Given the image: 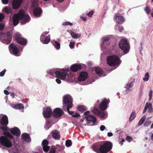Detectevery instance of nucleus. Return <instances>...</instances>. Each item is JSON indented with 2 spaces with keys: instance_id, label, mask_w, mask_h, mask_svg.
<instances>
[{
  "instance_id": "f257e3e1",
  "label": "nucleus",
  "mask_w": 153,
  "mask_h": 153,
  "mask_svg": "<svg viewBox=\"0 0 153 153\" xmlns=\"http://www.w3.org/2000/svg\"><path fill=\"white\" fill-rule=\"evenodd\" d=\"M30 16L27 14H25V11L22 10H20L17 13L15 14L13 17V24L16 26L19 23V20H22V24H25L30 21Z\"/></svg>"
},
{
  "instance_id": "f03ea898",
  "label": "nucleus",
  "mask_w": 153,
  "mask_h": 153,
  "mask_svg": "<svg viewBox=\"0 0 153 153\" xmlns=\"http://www.w3.org/2000/svg\"><path fill=\"white\" fill-rule=\"evenodd\" d=\"M4 136H1L0 137V143L7 148H10L12 146L11 140L13 138V136L8 132L4 131L3 132Z\"/></svg>"
},
{
  "instance_id": "7ed1b4c3",
  "label": "nucleus",
  "mask_w": 153,
  "mask_h": 153,
  "mask_svg": "<svg viewBox=\"0 0 153 153\" xmlns=\"http://www.w3.org/2000/svg\"><path fill=\"white\" fill-rule=\"evenodd\" d=\"M72 98L70 96L67 95L64 97L63 100V109L64 111H67L68 113L70 115H73L74 112L73 111H70L69 109L72 108Z\"/></svg>"
},
{
  "instance_id": "20e7f679",
  "label": "nucleus",
  "mask_w": 153,
  "mask_h": 153,
  "mask_svg": "<svg viewBox=\"0 0 153 153\" xmlns=\"http://www.w3.org/2000/svg\"><path fill=\"white\" fill-rule=\"evenodd\" d=\"M107 61L108 64L110 66H118L121 62L119 57L115 55L108 56Z\"/></svg>"
},
{
  "instance_id": "39448f33",
  "label": "nucleus",
  "mask_w": 153,
  "mask_h": 153,
  "mask_svg": "<svg viewBox=\"0 0 153 153\" xmlns=\"http://www.w3.org/2000/svg\"><path fill=\"white\" fill-rule=\"evenodd\" d=\"M112 143L109 141H105L100 146V153H107L109 152L112 147Z\"/></svg>"
},
{
  "instance_id": "423d86ee",
  "label": "nucleus",
  "mask_w": 153,
  "mask_h": 153,
  "mask_svg": "<svg viewBox=\"0 0 153 153\" xmlns=\"http://www.w3.org/2000/svg\"><path fill=\"white\" fill-rule=\"evenodd\" d=\"M0 40L3 43L6 44H10L12 40V37L10 33L8 31L6 33H0Z\"/></svg>"
},
{
  "instance_id": "0eeeda50",
  "label": "nucleus",
  "mask_w": 153,
  "mask_h": 153,
  "mask_svg": "<svg viewBox=\"0 0 153 153\" xmlns=\"http://www.w3.org/2000/svg\"><path fill=\"white\" fill-rule=\"evenodd\" d=\"M119 45L120 48L123 51L125 54H126L128 52L130 49V46L127 40L126 39H121L119 42Z\"/></svg>"
},
{
  "instance_id": "6e6552de",
  "label": "nucleus",
  "mask_w": 153,
  "mask_h": 153,
  "mask_svg": "<svg viewBox=\"0 0 153 153\" xmlns=\"http://www.w3.org/2000/svg\"><path fill=\"white\" fill-rule=\"evenodd\" d=\"M14 38L17 42L21 45H25L27 43L26 39L21 37V35L19 33H16L14 34Z\"/></svg>"
},
{
  "instance_id": "1a4fd4ad",
  "label": "nucleus",
  "mask_w": 153,
  "mask_h": 153,
  "mask_svg": "<svg viewBox=\"0 0 153 153\" xmlns=\"http://www.w3.org/2000/svg\"><path fill=\"white\" fill-rule=\"evenodd\" d=\"M59 79L65 80L68 81H72L74 79V76L71 74H68L65 72H62Z\"/></svg>"
},
{
  "instance_id": "9d476101",
  "label": "nucleus",
  "mask_w": 153,
  "mask_h": 153,
  "mask_svg": "<svg viewBox=\"0 0 153 153\" xmlns=\"http://www.w3.org/2000/svg\"><path fill=\"white\" fill-rule=\"evenodd\" d=\"M42 113L44 117L47 118L50 117L53 114L51 109L48 107L43 108Z\"/></svg>"
},
{
  "instance_id": "9b49d317",
  "label": "nucleus",
  "mask_w": 153,
  "mask_h": 153,
  "mask_svg": "<svg viewBox=\"0 0 153 153\" xmlns=\"http://www.w3.org/2000/svg\"><path fill=\"white\" fill-rule=\"evenodd\" d=\"M64 112L62 110L59 108H56L53 111V116L56 118H58L63 114Z\"/></svg>"
},
{
  "instance_id": "f8f14e48",
  "label": "nucleus",
  "mask_w": 153,
  "mask_h": 153,
  "mask_svg": "<svg viewBox=\"0 0 153 153\" xmlns=\"http://www.w3.org/2000/svg\"><path fill=\"white\" fill-rule=\"evenodd\" d=\"M18 46L17 45H14L13 43L11 44L9 46L10 50H12L13 54L16 56L17 55L19 52V50L18 48Z\"/></svg>"
},
{
  "instance_id": "ddd939ff",
  "label": "nucleus",
  "mask_w": 153,
  "mask_h": 153,
  "mask_svg": "<svg viewBox=\"0 0 153 153\" xmlns=\"http://www.w3.org/2000/svg\"><path fill=\"white\" fill-rule=\"evenodd\" d=\"M88 74L87 72L82 71L80 72L78 78V80L79 82L83 81L85 80L87 78Z\"/></svg>"
},
{
  "instance_id": "4468645a",
  "label": "nucleus",
  "mask_w": 153,
  "mask_h": 153,
  "mask_svg": "<svg viewBox=\"0 0 153 153\" xmlns=\"http://www.w3.org/2000/svg\"><path fill=\"white\" fill-rule=\"evenodd\" d=\"M48 73L52 76L56 75V76L59 79L61 74H62V71L56 70L55 69H52L48 72Z\"/></svg>"
},
{
  "instance_id": "2eb2a0df",
  "label": "nucleus",
  "mask_w": 153,
  "mask_h": 153,
  "mask_svg": "<svg viewBox=\"0 0 153 153\" xmlns=\"http://www.w3.org/2000/svg\"><path fill=\"white\" fill-rule=\"evenodd\" d=\"M82 65L80 64H75L72 65L70 69L71 71L73 72H76L78 71L81 69Z\"/></svg>"
},
{
  "instance_id": "dca6fc26",
  "label": "nucleus",
  "mask_w": 153,
  "mask_h": 153,
  "mask_svg": "<svg viewBox=\"0 0 153 153\" xmlns=\"http://www.w3.org/2000/svg\"><path fill=\"white\" fill-rule=\"evenodd\" d=\"M0 123L3 126H6L8 124L7 117L6 115H3L0 120Z\"/></svg>"
},
{
  "instance_id": "f3484780",
  "label": "nucleus",
  "mask_w": 153,
  "mask_h": 153,
  "mask_svg": "<svg viewBox=\"0 0 153 153\" xmlns=\"http://www.w3.org/2000/svg\"><path fill=\"white\" fill-rule=\"evenodd\" d=\"M11 133L13 135H15L16 137H19L20 135L21 132L19 129L16 127L10 129Z\"/></svg>"
},
{
  "instance_id": "a211bd4d",
  "label": "nucleus",
  "mask_w": 153,
  "mask_h": 153,
  "mask_svg": "<svg viewBox=\"0 0 153 153\" xmlns=\"http://www.w3.org/2000/svg\"><path fill=\"white\" fill-rule=\"evenodd\" d=\"M22 1L23 0H13L12 3L13 8L14 9H18Z\"/></svg>"
},
{
  "instance_id": "6ab92c4d",
  "label": "nucleus",
  "mask_w": 153,
  "mask_h": 153,
  "mask_svg": "<svg viewBox=\"0 0 153 153\" xmlns=\"http://www.w3.org/2000/svg\"><path fill=\"white\" fill-rule=\"evenodd\" d=\"M109 103L108 101L105 99L103 101L101 102L100 106L99 108L101 110H105L107 108V104Z\"/></svg>"
},
{
  "instance_id": "aec40b11",
  "label": "nucleus",
  "mask_w": 153,
  "mask_h": 153,
  "mask_svg": "<svg viewBox=\"0 0 153 153\" xmlns=\"http://www.w3.org/2000/svg\"><path fill=\"white\" fill-rule=\"evenodd\" d=\"M92 112L95 115L98 116L101 118H103L105 115V113L104 112L101 111L99 110L96 108L94 109Z\"/></svg>"
},
{
  "instance_id": "412c9836",
  "label": "nucleus",
  "mask_w": 153,
  "mask_h": 153,
  "mask_svg": "<svg viewBox=\"0 0 153 153\" xmlns=\"http://www.w3.org/2000/svg\"><path fill=\"white\" fill-rule=\"evenodd\" d=\"M114 20L118 24H121L124 22V18L123 16L116 14Z\"/></svg>"
},
{
  "instance_id": "4be33fe9",
  "label": "nucleus",
  "mask_w": 153,
  "mask_h": 153,
  "mask_svg": "<svg viewBox=\"0 0 153 153\" xmlns=\"http://www.w3.org/2000/svg\"><path fill=\"white\" fill-rule=\"evenodd\" d=\"M51 134L53 138L56 140H59L60 138L59 132L57 130H55L52 131Z\"/></svg>"
},
{
  "instance_id": "5701e85b",
  "label": "nucleus",
  "mask_w": 153,
  "mask_h": 153,
  "mask_svg": "<svg viewBox=\"0 0 153 153\" xmlns=\"http://www.w3.org/2000/svg\"><path fill=\"white\" fill-rule=\"evenodd\" d=\"M85 117L86 119V120L88 123H90L91 121L94 124L96 121V118L95 117L90 114L86 115Z\"/></svg>"
},
{
  "instance_id": "b1692460",
  "label": "nucleus",
  "mask_w": 153,
  "mask_h": 153,
  "mask_svg": "<svg viewBox=\"0 0 153 153\" xmlns=\"http://www.w3.org/2000/svg\"><path fill=\"white\" fill-rule=\"evenodd\" d=\"M33 11L34 16L39 17L41 16L42 10L41 8L38 7L34 8Z\"/></svg>"
},
{
  "instance_id": "393cba45",
  "label": "nucleus",
  "mask_w": 153,
  "mask_h": 153,
  "mask_svg": "<svg viewBox=\"0 0 153 153\" xmlns=\"http://www.w3.org/2000/svg\"><path fill=\"white\" fill-rule=\"evenodd\" d=\"M21 137L25 142L28 143L30 141V135L27 133H24L22 134Z\"/></svg>"
},
{
  "instance_id": "a878e982",
  "label": "nucleus",
  "mask_w": 153,
  "mask_h": 153,
  "mask_svg": "<svg viewBox=\"0 0 153 153\" xmlns=\"http://www.w3.org/2000/svg\"><path fill=\"white\" fill-rule=\"evenodd\" d=\"M92 147L94 151L97 153H100V147H99L97 144H94L93 145Z\"/></svg>"
},
{
  "instance_id": "bb28decb",
  "label": "nucleus",
  "mask_w": 153,
  "mask_h": 153,
  "mask_svg": "<svg viewBox=\"0 0 153 153\" xmlns=\"http://www.w3.org/2000/svg\"><path fill=\"white\" fill-rule=\"evenodd\" d=\"M95 71L96 73L98 75H100L103 73V71L100 67H96Z\"/></svg>"
},
{
  "instance_id": "cd10ccee",
  "label": "nucleus",
  "mask_w": 153,
  "mask_h": 153,
  "mask_svg": "<svg viewBox=\"0 0 153 153\" xmlns=\"http://www.w3.org/2000/svg\"><path fill=\"white\" fill-rule=\"evenodd\" d=\"M95 71L96 73L98 75H100L103 73V71L100 67H96Z\"/></svg>"
},
{
  "instance_id": "c85d7f7f",
  "label": "nucleus",
  "mask_w": 153,
  "mask_h": 153,
  "mask_svg": "<svg viewBox=\"0 0 153 153\" xmlns=\"http://www.w3.org/2000/svg\"><path fill=\"white\" fill-rule=\"evenodd\" d=\"M103 41H102V45H105L106 43V45H110V43L109 42L110 39V38L109 37H105L103 39Z\"/></svg>"
},
{
  "instance_id": "c756f323",
  "label": "nucleus",
  "mask_w": 153,
  "mask_h": 153,
  "mask_svg": "<svg viewBox=\"0 0 153 153\" xmlns=\"http://www.w3.org/2000/svg\"><path fill=\"white\" fill-rule=\"evenodd\" d=\"M70 34L72 37L74 39H77L81 35L80 33L77 34L73 32H71L70 33Z\"/></svg>"
},
{
  "instance_id": "7c9ffc66",
  "label": "nucleus",
  "mask_w": 153,
  "mask_h": 153,
  "mask_svg": "<svg viewBox=\"0 0 153 153\" xmlns=\"http://www.w3.org/2000/svg\"><path fill=\"white\" fill-rule=\"evenodd\" d=\"M77 109L82 112H83L86 110V107L84 105L78 106L77 107Z\"/></svg>"
},
{
  "instance_id": "2f4dec72",
  "label": "nucleus",
  "mask_w": 153,
  "mask_h": 153,
  "mask_svg": "<svg viewBox=\"0 0 153 153\" xmlns=\"http://www.w3.org/2000/svg\"><path fill=\"white\" fill-rule=\"evenodd\" d=\"M50 41V36L48 35V37H46L45 39L43 41H42L41 42L44 44H48Z\"/></svg>"
},
{
  "instance_id": "473e14b6",
  "label": "nucleus",
  "mask_w": 153,
  "mask_h": 153,
  "mask_svg": "<svg viewBox=\"0 0 153 153\" xmlns=\"http://www.w3.org/2000/svg\"><path fill=\"white\" fill-rule=\"evenodd\" d=\"M13 108L16 109H20L23 108L24 106L22 104L19 103L16 105H14Z\"/></svg>"
},
{
  "instance_id": "72a5a7b5",
  "label": "nucleus",
  "mask_w": 153,
  "mask_h": 153,
  "mask_svg": "<svg viewBox=\"0 0 153 153\" xmlns=\"http://www.w3.org/2000/svg\"><path fill=\"white\" fill-rule=\"evenodd\" d=\"M136 117V114L135 111H132L129 117V121L131 122Z\"/></svg>"
},
{
  "instance_id": "f704fd0d",
  "label": "nucleus",
  "mask_w": 153,
  "mask_h": 153,
  "mask_svg": "<svg viewBox=\"0 0 153 153\" xmlns=\"http://www.w3.org/2000/svg\"><path fill=\"white\" fill-rule=\"evenodd\" d=\"M3 11L6 13L9 14L12 12V10L11 8L7 7H5L3 10Z\"/></svg>"
},
{
  "instance_id": "c9c22d12",
  "label": "nucleus",
  "mask_w": 153,
  "mask_h": 153,
  "mask_svg": "<svg viewBox=\"0 0 153 153\" xmlns=\"http://www.w3.org/2000/svg\"><path fill=\"white\" fill-rule=\"evenodd\" d=\"M146 119V116H143L140 119V120H139L138 125V126H140L141 125H142L143 123L144 122L145 120Z\"/></svg>"
},
{
  "instance_id": "e433bc0d",
  "label": "nucleus",
  "mask_w": 153,
  "mask_h": 153,
  "mask_svg": "<svg viewBox=\"0 0 153 153\" xmlns=\"http://www.w3.org/2000/svg\"><path fill=\"white\" fill-rule=\"evenodd\" d=\"M54 43L55 44H54L53 43H52L54 45L56 50H59L60 48V44L56 41H55Z\"/></svg>"
},
{
  "instance_id": "4c0bfd02",
  "label": "nucleus",
  "mask_w": 153,
  "mask_h": 153,
  "mask_svg": "<svg viewBox=\"0 0 153 153\" xmlns=\"http://www.w3.org/2000/svg\"><path fill=\"white\" fill-rule=\"evenodd\" d=\"M144 10L148 14H149L151 11V9L150 7L148 5H146V7L144 9Z\"/></svg>"
},
{
  "instance_id": "58836bf2",
  "label": "nucleus",
  "mask_w": 153,
  "mask_h": 153,
  "mask_svg": "<svg viewBox=\"0 0 153 153\" xmlns=\"http://www.w3.org/2000/svg\"><path fill=\"white\" fill-rule=\"evenodd\" d=\"M72 142L69 140H67L65 142V145L67 147H69L72 145Z\"/></svg>"
},
{
  "instance_id": "ea45409f",
  "label": "nucleus",
  "mask_w": 153,
  "mask_h": 153,
  "mask_svg": "<svg viewBox=\"0 0 153 153\" xmlns=\"http://www.w3.org/2000/svg\"><path fill=\"white\" fill-rule=\"evenodd\" d=\"M149 75L148 73L146 74L145 77L143 78V80L145 81H148L149 78Z\"/></svg>"
},
{
  "instance_id": "a19ab883",
  "label": "nucleus",
  "mask_w": 153,
  "mask_h": 153,
  "mask_svg": "<svg viewBox=\"0 0 153 153\" xmlns=\"http://www.w3.org/2000/svg\"><path fill=\"white\" fill-rule=\"evenodd\" d=\"M56 151V148L54 146H52L49 153H55Z\"/></svg>"
},
{
  "instance_id": "79ce46f5",
  "label": "nucleus",
  "mask_w": 153,
  "mask_h": 153,
  "mask_svg": "<svg viewBox=\"0 0 153 153\" xmlns=\"http://www.w3.org/2000/svg\"><path fill=\"white\" fill-rule=\"evenodd\" d=\"M42 147L44 151L46 152H48L50 149V147L48 146H43Z\"/></svg>"
},
{
  "instance_id": "37998d69",
  "label": "nucleus",
  "mask_w": 153,
  "mask_h": 153,
  "mask_svg": "<svg viewBox=\"0 0 153 153\" xmlns=\"http://www.w3.org/2000/svg\"><path fill=\"white\" fill-rule=\"evenodd\" d=\"M49 143L48 141L46 140H43L42 143V146H47L48 144Z\"/></svg>"
},
{
  "instance_id": "c03bdc74",
  "label": "nucleus",
  "mask_w": 153,
  "mask_h": 153,
  "mask_svg": "<svg viewBox=\"0 0 153 153\" xmlns=\"http://www.w3.org/2000/svg\"><path fill=\"white\" fill-rule=\"evenodd\" d=\"M50 122L48 121H47L46 123V124L45 126V128L46 130H48L49 128L50 127Z\"/></svg>"
},
{
  "instance_id": "a18cd8bd",
  "label": "nucleus",
  "mask_w": 153,
  "mask_h": 153,
  "mask_svg": "<svg viewBox=\"0 0 153 153\" xmlns=\"http://www.w3.org/2000/svg\"><path fill=\"white\" fill-rule=\"evenodd\" d=\"M62 25L64 26H67V25L72 26L73 25V24L69 22H63L62 23Z\"/></svg>"
},
{
  "instance_id": "49530a36",
  "label": "nucleus",
  "mask_w": 153,
  "mask_h": 153,
  "mask_svg": "<svg viewBox=\"0 0 153 153\" xmlns=\"http://www.w3.org/2000/svg\"><path fill=\"white\" fill-rule=\"evenodd\" d=\"M153 91L152 90H150L149 91V101H150L152 97Z\"/></svg>"
},
{
  "instance_id": "de8ad7c7",
  "label": "nucleus",
  "mask_w": 153,
  "mask_h": 153,
  "mask_svg": "<svg viewBox=\"0 0 153 153\" xmlns=\"http://www.w3.org/2000/svg\"><path fill=\"white\" fill-rule=\"evenodd\" d=\"M48 37V36L45 35L44 34H42L40 37V40L41 42L44 40L46 37Z\"/></svg>"
},
{
  "instance_id": "09e8293b",
  "label": "nucleus",
  "mask_w": 153,
  "mask_h": 153,
  "mask_svg": "<svg viewBox=\"0 0 153 153\" xmlns=\"http://www.w3.org/2000/svg\"><path fill=\"white\" fill-rule=\"evenodd\" d=\"M152 104L150 103H149L148 102H147L146 103L145 106L144 107V108L147 109L148 108H149L150 107L152 106Z\"/></svg>"
},
{
  "instance_id": "8fccbe9b",
  "label": "nucleus",
  "mask_w": 153,
  "mask_h": 153,
  "mask_svg": "<svg viewBox=\"0 0 153 153\" xmlns=\"http://www.w3.org/2000/svg\"><path fill=\"white\" fill-rule=\"evenodd\" d=\"M132 138L130 137L129 136H127L126 137V140H127L128 142H130L132 140Z\"/></svg>"
},
{
  "instance_id": "3c124183",
  "label": "nucleus",
  "mask_w": 153,
  "mask_h": 153,
  "mask_svg": "<svg viewBox=\"0 0 153 153\" xmlns=\"http://www.w3.org/2000/svg\"><path fill=\"white\" fill-rule=\"evenodd\" d=\"M75 44V42H71L69 44V46L70 48L71 49L73 48Z\"/></svg>"
},
{
  "instance_id": "603ef678",
  "label": "nucleus",
  "mask_w": 153,
  "mask_h": 153,
  "mask_svg": "<svg viewBox=\"0 0 153 153\" xmlns=\"http://www.w3.org/2000/svg\"><path fill=\"white\" fill-rule=\"evenodd\" d=\"M151 121H146L144 123V125L145 126H148L151 124Z\"/></svg>"
},
{
  "instance_id": "864d4df0",
  "label": "nucleus",
  "mask_w": 153,
  "mask_h": 153,
  "mask_svg": "<svg viewBox=\"0 0 153 153\" xmlns=\"http://www.w3.org/2000/svg\"><path fill=\"white\" fill-rule=\"evenodd\" d=\"M6 71V70L5 69H4L3 71H2L0 73V76H4L5 74V73Z\"/></svg>"
},
{
  "instance_id": "5fc2aeb1",
  "label": "nucleus",
  "mask_w": 153,
  "mask_h": 153,
  "mask_svg": "<svg viewBox=\"0 0 153 153\" xmlns=\"http://www.w3.org/2000/svg\"><path fill=\"white\" fill-rule=\"evenodd\" d=\"M134 83V82H131L129 83H127L126 85V86L128 87L131 88L134 85L133 83Z\"/></svg>"
},
{
  "instance_id": "6e6d98bb",
  "label": "nucleus",
  "mask_w": 153,
  "mask_h": 153,
  "mask_svg": "<svg viewBox=\"0 0 153 153\" xmlns=\"http://www.w3.org/2000/svg\"><path fill=\"white\" fill-rule=\"evenodd\" d=\"M80 114L77 113H75L72 115V117H79Z\"/></svg>"
},
{
  "instance_id": "4d7b16f0",
  "label": "nucleus",
  "mask_w": 153,
  "mask_h": 153,
  "mask_svg": "<svg viewBox=\"0 0 153 153\" xmlns=\"http://www.w3.org/2000/svg\"><path fill=\"white\" fill-rule=\"evenodd\" d=\"M94 11L91 10L87 14V15L90 17H91L93 14Z\"/></svg>"
},
{
  "instance_id": "13d9d810",
  "label": "nucleus",
  "mask_w": 153,
  "mask_h": 153,
  "mask_svg": "<svg viewBox=\"0 0 153 153\" xmlns=\"http://www.w3.org/2000/svg\"><path fill=\"white\" fill-rule=\"evenodd\" d=\"M4 27V25L2 23H0V31L3 30Z\"/></svg>"
},
{
  "instance_id": "bf43d9fd",
  "label": "nucleus",
  "mask_w": 153,
  "mask_h": 153,
  "mask_svg": "<svg viewBox=\"0 0 153 153\" xmlns=\"http://www.w3.org/2000/svg\"><path fill=\"white\" fill-rule=\"evenodd\" d=\"M3 4H7L8 3L9 0H1Z\"/></svg>"
},
{
  "instance_id": "052dcab7",
  "label": "nucleus",
  "mask_w": 153,
  "mask_h": 153,
  "mask_svg": "<svg viewBox=\"0 0 153 153\" xmlns=\"http://www.w3.org/2000/svg\"><path fill=\"white\" fill-rule=\"evenodd\" d=\"M148 111L149 113H151L153 111V109L152 108V106H151L149 107L148 109Z\"/></svg>"
},
{
  "instance_id": "680f3d73",
  "label": "nucleus",
  "mask_w": 153,
  "mask_h": 153,
  "mask_svg": "<svg viewBox=\"0 0 153 153\" xmlns=\"http://www.w3.org/2000/svg\"><path fill=\"white\" fill-rule=\"evenodd\" d=\"M4 16L3 14L0 13V22L4 18Z\"/></svg>"
},
{
  "instance_id": "e2e57ef3",
  "label": "nucleus",
  "mask_w": 153,
  "mask_h": 153,
  "mask_svg": "<svg viewBox=\"0 0 153 153\" xmlns=\"http://www.w3.org/2000/svg\"><path fill=\"white\" fill-rule=\"evenodd\" d=\"M1 129L3 131H6L7 130V127L6 126H2L1 127Z\"/></svg>"
},
{
  "instance_id": "0e129e2a",
  "label": "nucleus",
  "mask_w": 153,
  "mask_h": 153,
  "mask_svg": "<svg viewBox=\"0 0 153 153\" xmlns=\"http://www.w3.org/2000/svg\"><path fill=\"white\" fill-rule=\"evenodd\" d=\"M105 127L103 125H102L100 126V129L101 131H103L105 129Z\"/></svg>"
},
{
  "instance_id": "69168bd1",
  "label": "nucleus",
  "mask_w": 153,
  "mask_h": 153,
  "mask_svg": "<svg viewBox=\"0 0 153 153\" xmlns=\"http://www.w3.org/2000/svg\"><path fill=\"white\" fill-rule=\"evenodd\" d=\"M56 81L58 84H60L61 83V81L59 79H56Z\"/></svg>"
},
{
  "instance_id": "338daca9",
  "label": "nucleus",
  "mask_w": 153,
  "mask_h": 153,
  "mask_svg": "<svg viewBox=\"0 0 153 153\" xmlns=\"http://www.w3.org/2000/svg\"><path fill=\"white\" fill-rule=\"evenodd\" d=\"M4 94L6 95H8L9 94V92L8 91L6 90H4Z\"/></svg>"
},
{
  "instance_id": "774afa93",
  "label": "nucleus",
  "mask_w": 153,
  "mask_h": 153,
  "mask_svg": "<svg viewBox=\"0 0 153 153\" xmlns=\"http://www.w3.org/2000/svg\"><path fill=\"white\" fill-rule=\"evenodd\" d=\"M107 135L108 137H111L113 136V134L112 132H108Z\"/></svg>"
}]
</instances>
